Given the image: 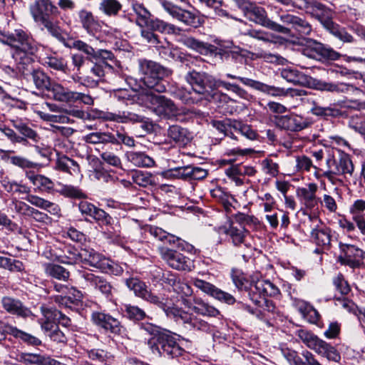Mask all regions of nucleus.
<instances>
[{"instance_id": "obj_1", "label": "nucleus", "mask_w": 365, "mask_h": 365, "mask_svg": "<svg viewBox=\"0 0 365 365\" xmlns=\"http://www.w3.org/2000/svg\"><path fill=\"white\" fill-rule=\"evenodd\" d=\"M139 69L144 75L143 83L148 88L145 98L149 109L162 119L176 120L180 113L175 103L165 96L154 93L165 92L166 81L163 78L171 75V70L146 59L139 60Z\"/></svg>"}, {"instance_id": "obj_2", "label": "nucleus", "mask_w": 365, "mask_h": 365, "mask_svg": "<svg viewBox=\"0 0 365 365\" xmlns=\"http://www.w3.org/2000/svg\"><path fill=\"white\" fill-rule=\"evenodd\" d=\"M0 41L15 51L13 57L23 73L34 61L33 56L38 51V43L27 31L19 28L11 31L0 30Z\"/></svg>"}, {"instance_id": "obj_3", "label": "nucleus", "mask_w": 365, "mask_h": 365, "mask_svg": "<svg viewBox=\"0 0 365 365\" xmlns=\"http://www.w3.org/2000/svg\"><path fill=\"white\" fill-rule=\"evenodd\" d=\"M29 9L35 23L43 25L48 33L60 42H66L67 33L59 26L58 21L52 19L59 14V10L51 0L34 1Z\"/></svg>"}, {"instance_id": "obj_4", "label": "nucleus", "mask_w": 365, "mask_h": 365, "mask_svg": "<svg viewBox=\"0 0 365 365\" xmlns=\"http://www.w3.org/2000/svg\"><path fill=\"white\" fill-rule=\"evenodd\" d=\"M142 328L154 335L148 345L153 354L168 359H178L184 355L185 351L177 342L176 338L170 332H158V327L152 324L142 325Z\"/></svg>"}, {"instance_id": "obj_5", "label": "nucleus", "mask_w": 365, "mask_h": 365, "mask_svg": "<svg viewBox=\"0 0 365 365\" xmlns=\"http://www.w3.org/2000/svg\"><path fill=\"white\" fill-rule=\"evenodd\" d=\"M281 76L289 83L299 84L302 80L306 79V83L309 87L322 91H328L331 93H346L349 90L350 86L344 83H330L321 80L309 78L299 72L297 70L291 68H284L281 71Z\"/></svg>"}, {"instance_id": "obj_6", "label": "nucleus", "mask_w": 365, "mask_h": 365, "mask_svg": "<svg viewBox=\"0 0 365 365\" xmlns=\"http://www.w3.org/2000/svg\"><path fill=\"white\" fill-rule=\"evenodd\" d=\"M185 81L192 86V90L206 99L225 101L227 96L221 92H213L215 78L205 73L192 71L185 76Z\"/></svg>"}, {"instance_id": "obj_7", "label": "nucleus", "mask_w": 365, "mask_h": 365, "mask_svg": "<svg viewBox=\"0 0 365 365\" xmlns=\"http://www.w3.org/2000/svg\"><path fill=\"white\" fill-rule=\"evenodd\" d=\"M326 167L324 177L332 183H334L335 176L343 175L345 178H350L354 171V166L350 155L344 153H341L336 159L329 156L326 159Z\"/></svg>"}, {"instance_id": "obj_8", "label": "nucleus", "mask_w": 365, "mask_h": 365, "mask_svg": "<svg viewBox=\"0 0 365 365\" xmlns=\"http://www.w3.org/2000/svg\"><path fill=\"white\" fill-rule=\"evenodd\" d=\"M296 335L308 348L313 349L318 354L334 361L340 360V355L336 349L313 333L307 330L299 329L296 331Z\"/></svg>"}, {"instance_id": "obj_9", "label": "nucleus", "mask_w": 365, "mask_h": 365, "mask_svg": "<svg viewBox=\"0 0 365 365\" xmlns=\"http://www.w3.org/2000/svg\"><path fill=\"white\" fill-rule=\"evenodd\" d=\"M244 16L250 21L263 27L269 29L275 32L288 35L289 29L268 18L267 12L265 9L257 6L255 3L250 2L243 11Z\"/></svg>"}, {"instance_id": "obj_10", "label": "nucleus", "mask_w": 365, "mask_h": 365, "mask_svg": "<svg viewBox=\"0 0 365 365\" xmlns=\"http://www.w3.org/2000/svg\"><path fill=\"white\" fill-rule=\"evenodd\" d=\"M226 76L230 79H237L245 86L251 87L257 91H260L262 92L269 94L272 96H290L292 97L294 96H302L307 95V91L303 89H293L288 88L285 89L284 88L275 87L272 86H268L262 82L248 78L245 77L237 76L232 75L231 73H227Z\"/></svg>"}, {"instance_id": "obj_11", "label": "nucleus", "mask_w": 365, "mask_h": 365, "mask_svg": "<svg viewBox=\"0 0 365 365\" xmlns=\"http://www.w3.org/2000/svg\"><path fill=\"white\" fill-rule=\"evenodd\" d=\"M125 282L128 288L133 292L135 297L159 308L165 307L166 302L165 295L156 294L153 292L143 281L136 277H130L126 279Z\"/></svg>"}, {"instance_id": "obj_12", "label": "nucleus", "mask_w": 365, "mask_h": 365, "mask_svg": "<svg viewBox=\"0 0 365 365\" xmlns=\"http://www.w3.org/2000/svg\"><path fill=\"white\" fill-rule=\"evenodd\" d=\"M158 251L162 259L171 268L178 271H190L193 261L180 252L165 247H159Z\"/></svg>"}, {"instance_id": "obj_13", "label": "nucleus", "mask_w": 365, "mask_h": 365, "mask_svg": "<svg viewBox=\"0 0 365 365\" xmlns=\"http://www.w3.org/2000/svg\"><path fill=\"white\" fill-rule=\"evenodd\" d=\"M341 254L338 257V262L341 265L348 266L351 269L361 267L364 262L365 252L354 245L341 243L339 244Z\"/></svg>"}, {"instance_id": "obj_14", "label": "nucleus", "mask_w": 365, "mask_h": 365, "mask_svg": "<svg viewBox=\"0 0 365 365\" xmlns=\"http://www.w3.org/2000/svg\"><path fill=\"white\" fill-rule=\"evenodd\" d=\"M303 53L312 58L335 61L341 55L332 48L326 46L316 40L309 38L303 49Z\"/></svg>"}, {"instance_id": "obj_15", "label": "nucleus", "mask_w": 365, "mask_h": 365, "mask_svg": "<svg viewBox=\"0 0 365 365\" xmlns=\"http://www.w3.org/2000/svg\"><path fill=\"white\" fill-rule=\"evenodd\" d=\"M78 276L84 288L93 287L107 297L112 295L113 287L103 277L97 275L89 270L80 271Z\"/></svg>"}, {"instance_id": "obj_16", "label": "nucleus", "mask_w": 365, "mask_h": 365, "mask_svg": "<svg viewBox=\"0 0 365 365\" xmlns=\"http://www.w3.org/2000/svg\"><path fill=\"white\" fill-rule=\"evenodd\" d=\"M312 123L310 119L294 113L274 117V124L277 128L292 132L306 129Z\"/></svg>"}, {"instance_id": "obj_17", "label": "nucleus", "mask_w": 365, "mask_h": 365, "mask_svg": "<svg viewBox=\"0 0 365 365\" xmlns=\"http://www.w3.org/2000/svg\"><path fill=\"white\" fill-rule=\"evenodd\" d=\"M149 232L150 235L158 241L168 243L169 245H175L178 249L190 254L196 253V249L192 245L178 237L168 233L160 227H151L149 230Z\"/></svg>"}, {"instance_id": "obj_18", "label": "nucleus", "mask_w": 365, "mask_h": 365, "mask_svg": "<svg viewBox=\"0 0 365 365\" xmlns=\"http://www.w3.org/2000/svg\"><path fill=\"white\" fill-rule=\"evenodd\" d=\"M310 219L313 222V227L310 232L312 242L315 243L317 246L329 248L331 240V230L324 225L317 217H310Z\"/></svg>"}, {"instance_id": "obj_19", "label": "nucleus", "mask_w": 365, "mask_h": 365, "mask_svg": "<svg viewBox=\"0 0 365 365\" xmlns=\"http://www.w3.org/2000/svg\"><path fill=\"white\" fill-rule=\"evenodd\" d=\"M281 354L290 365H321L312 353L304 350L301 355L288 347L280 349Z\"/></svg>"}, {"instance_id": "obj_20", "label": "nucleus", "mask_w": 365, "mask_h": 365, "mask_svg": "<svg viewBox=\"0 0 365 365\" xmlns=\"http://www.w3.org/2000/svg\"><path fill=\"white\" fill-rule=\"evenodd\" d=\"M281 21L285 25L289 26L291 30L293 29L300 36L309 35L311 34L312 29L311 25L304 19L297 16L289 14H284L280 16ZM287 28V26H286Z\"/></svg>"}, {"instance_id": "obj_21", "label": "nucleus", "mask_w": 365, "mask_h": 365, "mask_svg": "<svg viewBox=\"0 0 365 365\" xmlns=\"http://www.w3.org/2000/svg\"><path fill=\"white\" fill-rule=\"evenodd\" d=\"M318 185L312 182L309 183L307 187H299L297 190V195L307 208L314 209L320 201L316 195Z\"/></svg>"}, {"instance_id": "obj_22", "label": "nucleus", "mask_w": 365, "mask_h": 365, "mask_svg": "<svg viewBox=\"0 0 365 365\" xmlns=\"http://www.w3.org/2000/svg\"><path fill=\"white\" fill-rule=\"evenodd\" d=\"M92 320L96 325L101 327L106 330H109L113 334H120L123 329L118 319L104 313H93Z\"/></svg>"}, {"instance_id": "obj_23", "label": "nucleus", "mask_w": 365, "mask_h": 365, "mask_svg": "<svg viewBox=\"0 0 365 365\" xmlns=\"http://www.w3.org/2000/svg\"><path fill=\"white\" fill-rule=\"evenodd\" d=\"M309 9L313 15L319 20L324 29H326L329 24L333 22V11L322 3L317 1H312L310 3Z\"/></svg>"}, {"instance_id": "obj_24", "label": "nucleus", "mask_w": 365, "mask_h": 365, "mask_svg": "<svg viewBox=\"0 0 365 365\" xmlns=\"http://www.w3.org/2000/svg\"><path fill=\"white\" fill-rule=\"evenodd\" d=\"M1 305L8 313L17 315L21 317H28L31 315V312L19 299L4 297L1 299Z\"/></svg>"}, {"instance_id": "obj_25", "label": "nucleus", "mask_w": 365, "mask_h": 365, "mask_svg": "<svg viewBox=\"0 0 365 365\" xmlns=\"http://www.w3.org/2000/svg\"><path fill=\"white\" fill-rule=\"evenodd\" d=\"M113 69L112 66L107 62L96 63L85 72L83 81L91 85H96L105 76L106 70Z\"/></svg>"}, {"instance_id": "obj_26", "label": "nucleus", "mask_w": 365, "mask_h": 365, "mask_svg": "<svg viewBox=\"0 0 365 365\" xmlns=\"http://www.w3.org/2000/svg\"><path fill=\"white\" fill-rule=\"evenodd\" d=\"M78 16L82 27L88 34L95 35L101 31V24L91 11L83 9L78 11Z\"/></svg>"}, {"instance_id": "obj_27", "label": "nucleus", "mask_w": 365, "mask_h": 365, "mask_svg": "<svg viewBox=\"0 0 365 365\" xmlns=\"http://www.w3.org/2000/svg\"><path fill=\"white\" fill-rule=\"evenodd\" d=\"M249 293H251L252 295L255 294V297H274L279 293V290L270 281L264 279H258L257 282H255L254 285L251 286L250 292Z\"/></svg>"}, {"instance_id": "obj_28", "label": "nucleus", "mask_w": 365, "mask_h": 365, "mask_svg": "<svg viewBox=\"0 0 365 365\" xmlns=\"http://www.w3.org/2000/svg\"><path fill=\"white\" fill-rule=\"evenodd\" d=\"M169 304V299L166 297L165 306L160 309L165 312L168 317L173 318L179 324H183L188 329L193 316L178 307H170Z\"/></svg>"}, {"instance_id": "obj_29", "label": "nucleus", "mask_w": 365, "mask_h": 365, "mask_svg": "<svg viewBox=\"0 0 365 365\" xmlns=\"http://www.w3.org/2000/svg\"><path fill=\"white\" fill-rule=\"evenodd\" d=\"M81 262L100 269L105 267V264L108 262V259L93 249L85 248L80 251V262Z\"/></svg>"}, {"instance_id": "obj_30", "label": "nucleus", "mask_w": 365, "mask_h": 365, "mask_svg": "<svg viewBox=\"0 0 365 365\" xmlns=\"http://www.w3.org/2000/svg\"><path fill=\"white\" fill-rule=\"evenodd\" d=\"M26 176L41 191L56 192L57 187L50 178L43 175L35 174L34 172H26Z\"/></svg>"}, {"instance_id": "obj_31", "label": "nucleus", "mask_w": 365, "mask_h": 365, "mask_svg": "<svg viewBox=\"0 0 365 365\" xmlns=\"http://www.w3.org/2000/svg\"><path fill=\"white\" fill-rule=\"evenodd\" d=\"M55 169L71 175H76L80 173V166L78 163L64 155L58 156Z\"/></svg>"}, {"instance_id": "obj_32", "label": "nucleus", "mask_w": 365, "mask_h": 365, "mask_svg": "<svg viewBox=\"0 0 365 365\" xmlns=\"http://www.w3.org/2000/svg\"><path fill=\"white\" fill-rule=\"evenodd\" d=\"M145 27L153 31L168 34H176L180 31V29L177 28L175 25L167 23L158 18H150Z\"/></svg>"}, {"instance_id": "obj_33", "label": "nucleus", "mask_w": 365, "mask_h": 365, "mask_svg": "<svg viewBox=\"0 0 365 365\" xmlns=\"http://www.w3.org/2000/svg\"><path fill=\"white\" fill-rule=\"evenodd\" d=\"M225 234L230 237L234 245L239 246L241 244H245L247 246L245 243V238L250 235V232L245 227L240 226L238 227L234 224H231L225 230Z\"/></svg>"}, {"instance_id": "obj_34", "label": "nucleus", "mask_w": 365, "mask_h": 365, "mask_svg": "<svg viewBox=\"0 0 365 365\" xmlns=\"http://www.w3.org/2000/svg\"><path fill=\"white\" fill-rule=\"evenodd\" d=\"M53 94V98L59 102L72 103L73 102L74 91H69L58 83H52L49 91Z\"/></svg>"}, {"instance_id": "obj_35", "label": "nucleus", "mask_w": 365, "mask_h": 365, "mask_svg": "<svg viewBox=\"0 0 365 365\" xmlns=\"http://www.w3.org/2000/svg\"><path fill=\"white\" fill-rule=\"evenodd\" d=\"M297 307L302 317L311 324H317L320 319V314L312 305L299 301L297 303Z\"/></svg>"}, {"instance_id": "obj_36", "label": "nucleus", "mask_w": 365, "mask_h": 365, "mask_svg": "<svg viewBox=\"0 0 365 365\" xmlns=\"http://www.w3.org/2000/svg\"><path fill=\"white\" fill-rule=\"evenodd\" d=\"M41 60L43 65L56 71L66 72V61L56 53H46L41 57Z\"/></svg>"}, {"instance_id": "obj_37", "label": "nucleus", "mask_w": 365, "mask_h": 365, "mask_svg": "<svg viewBox=\"0 0 365 365\" xmlns=\"http://www.w3.org/2000/svg\"><path fill=\"white\" fill-rule=\"evenodd\" d=\"M123 5L118 0H101L98 4L101 13L108 17H116L122 10Z\"/></svg>"}, {"instance_id": "obj_38", "label": "nucleus", "mask_w": 365, "mask_h": 365, "mask_svg": "<svg viewBox=\"0 0 365 365\" xmlns=\"http://www.w3.org/2000/svg\"><path fill=\"white\" fill-rule=\"evenodd\" d=\"M82 297L81 292L72 287L65 296L53 297V299L61 306L71 307L72 304H77Z\"/></svg>"}, {"instance_id": "obj_39", "label": "nucleus", "mask_w": 365, "mask_h": 365, "mask_svg": "<svg viewBox=\"0 0 365 365\" xmlns=\"http://www.w3.org/2000/svg\"><path fill=\"white\" fill-rule=\"evenodd\" d=\"M168 136L179 144H187L191 137L189 131L180 125H173L169 127L168 130Z\"/></svg>"}, {"instance_id": "obj_40", "label": "nucleus", "mask_w": 365, "mask_h": 365, "mask_svg": "<svg viewBox=\"0 0 365 365\" xmlns=\"http://www.w3.org/2000/svg\"><path fill=\"white\" fill-rule=\"evenodd\" d=\"M86 143L90 144H108L115 143V134L110 132H93L83 137Z\"/></svg>"}, {"instance_id": "obj_41", "label": "nucleus", "mask_w": 365, "mask_h": 365, "mask_svg": "<svg viewBox=\"0 0 365 365\" xmlns=\"http://www.w3.org/2000/svg\"><path fill=\"white\" fill-rule=\"evenodd\" d=\"M132 9L136 15L135 24L141 29L145 28L148 22L151 18V13L144 6L143 4L138 2L132 3Z\"/></svg>"}, {"instance_id": "obj_42", "label": "nucleus", "mask_w": 365, "mask_h": 365, "mask_svg": "<svg viewBox=\"0 0 365 365\" xmlns=\"http://www.w3.org/2000/svg\"><path fill=\"white\" fill-rule=\"evenodd\" d=\"M126 157L128 161L138 167H152L155 161L152 158L143 152H127Z\"/></svg>"}, {"instance_id": "obj_43", "label": "nucleus", "mask_w": 365, "mask_h": 365, "mask_svg": "<svg viewBox=\"0 0 365 365\" xmlns=\"http://www.w3.org/2000/svg\"><path fill=\"white\" fill-rule=\"evenodd\" d=\"M58 260L66 264H75L80 262V251L76 247L66 245L62 254L58 256Z\"/></svg>"}, {"instance_id": "obj_44", "label": "nucleus", "mask_w": 365, "mask_h": 365, "mask_svg": "<svg viewBox=\"0 0 365 365\" xmlns=\"http://www.w3.org/2000/svg\"><path fill=\"white\" fill-rule=\"evenodd\" d=\"M107 120L116 121L118 123L143 122L145 118L132 112H123L122 115L108 113L103 117Z\"/></svg>"}, {"instance_id": "obj_45", "label": "nucleus", "mask_w": 365, "mask_h": 365, "mask_svg": "<svg viewBox=\"0 0 365 365\" xmlns=\"http://www.w3.org/2000/svg\"><path fill=\"white\" fill-rule=\"evenodd\" d=\"M44 269L48 276L58 280L67 281L70 277L69 272L59 264L47 263L45 264Z\"/></svg>"}, {"instance_id": "obj_46", "label": "nucleus", "mask_w": 365, "mask_h": 365, "mask_svg": "<svg viewBox=\"0 0 365 365\" xmlns=\"http://www.w3.org/2000/svg\"><path fill=\"white\" fill-rule=\"evenodd\" d=\"M33 82L37 89L49 91L52 84L51 78L41 70H33L31 73Z\"/></svg>"}, {"instance_id": "obj_47", "label": "nucleus", "mask_w": 365, "mask_h": 365, "mask_svg": "<svg viewBox=\"0 0 365 365\" xmlns=\"http://www.w3.org/2000/svg\"><path fill=\"white\" fill-rule=\"evenodd\" d=\"M50 356L33 353H21L18 355V360L26 365H47Z\"/></svg>"}, {"instance_id": "obj_48", "label": "nucleus", "mask_w": 365, "mask_h": 365, "mask_svg": "<svg viewBox=\"0 0 365 365\" xmlns=\"http://www.w3.org/2000/svg\"><path fill=\"white\" fill-rule=\"evenodd\" d=\"M14 128L23 135L26 139H30L35 143H37L40 137L37 132L33 130L29 125L21 120H12Z\"/></svg>"}, {"instance_id": "obj_49", "label": "nucleus", "mask_w": 365, "mask_h": 365, "mask_svg": "<svg viewBox=\"0 0 365 365\" xmlns=\"http://www.w3.org/2000/svg\"><path fill=\"white\" fill-rule=\"evenodd\" d=\"M325 29L344 43H351L354 41V37L347 32L346 29L334 21L329 24Z\"/></svg>"}, {"instance_id": "obj_50", "label": "nucleus", "mask_w": 365, "mask_h": 365, "mask_svg": "<svg viewBox=\"0 0 365 365\" xmlns=\"http://www.w3.org/2000/svg\"><path fill=\"white\" fill-rule=\"evenodd\" d=\"M349 212L352 215V220L356 226L361 222L359 220L364 217L365 200L357 199L349 207Z\"/></svg>"}, {"instance_id": "obj_51", "label": "nucleus", "mask_w": 365, "mask_h": 365, "mask_svg": "<svg viewBox=\"0 0 365 365\" xmlns=\"http://www.w3.org/2000/svg\"><path fill=\"white\" fill-rule=\"evenodd\" d=\"M56 192L66 197L82 198L85 197L81 189L71 185H63L60 182L57 184Z\"/></svg>"}, {"instance_id": "obj_52", "label": "nucleus", "mask_w": 365, "mask_h": 365, "mask_svg": "<svg viewBox=\"0 0 365 365\" xmlns=\"http://www.w3.org/2000/svg\"><path fill=\"white\" fill-rule=\"evenodd\" d=\"M249 297L255 304L262 308L264 311L274 314L278 312L273 301L267 299L266 297H262L261 296L255 297V294L252 295L249 293Z\"/></svg>"}, {"instance_id": "obj_53", "label": "nucleus", "mask_w": 365, "mask_h": 365, "mask_svg": "<svg viewBox=\"0 0 365 365\" xmlns=\"http://www.w3.org/2000/svg\"><path fill=\"white\" fill-rule=\"evenodd\" d=\"M124 313L127 318L133 321H141L148 317L145 312L135 305H124Z\"/></svg>"}, {"instance_id": "obj_54", "label": "nucleus", "mask_w": 365, "mask_h": 365, "mask_svg": "<svg viewBox=\"0 0 365 365\" xmlns=\"http://www.w3.org/2000/svg\"><path fill=\"white\" fill-rule=\"evenodd\" d=\"M235 120L227 119L225 120H214L212 124L220 133L224 135L230 136L232 138L236 139L237 137L234 135L232 130V123Z\"/></svg>"}, {"instance_id": "obj_55", "label": "nucleus", "mask_w": 365, "mask_h": 365, "mask_svg": "<svg viewBox=\"0 0 365 365\" xmlns=\"http://www.w3.org/2000/svg\"><path fill=\"white\" fill-rule=\"evenodd\" d=\"M219 87H222L227 91H232L242 98H245L247 95V92L238 85L215 79V86H213V92H219L217 91Z\"/></svg>"}, {"instance_id": "obj_56", "label": "nucleus", "mask_w": 365, "mask_h": 365, "mask_svg": "<svg viewBox=\"0 0 365 365\" xmlns=\"http://www.w3.org/2000/svg\"><path fill=\"white\" fill-rule=\"evenodd\" d=\"M177 19L185 25L197 27L200 24V19L195 14L188 10H180Z\"/></svg>"}, {"instance_id": "obj_57", "label": "nucleus", "mask_w": 365, "mask_h": 365, "mask_svg": "<svg viewBox=\"0 0 365 365\" xmlns=\"http://www.w3.org/2000/svg\"><path fill=\"white\" fill-rule=\"evenodd\" d=\"M233 130L240 133L249 140H255L257 138V134L249 125L243 124L240 121L234 120L232 123Z\"/></svg>"}, {"instance_id": "obj_58", "label": "nucleus", "mask_w": 365, "mask_h": 365, "mask_svg": "<svg viewBox=\"0 0 365 365\" xmlns=\"http://www.w3.org/2000/svg\"><path fill=\"white\" fill-rule=\"evenodd\" d=\"M11 331V335L14 336L16 338L21 339L23 341L29 345L38 346L41 343V340L38 339L37 337L30 334L26 333L21 330H19L16 327H12V329Z\"/></svg>"}, {"instance_id": "obj_59", "label": "nucleus", "mask_w": 365, "mask_h": 365, "mask_svg": "<svg viewBox=\"0 0 365 365\" xmlns=\"http://www.w3.org/2000/svg\"><path fill=\"white\" fill-rule=\"evenodd\" d=\"M37 115L44 121L58 123H69L70 118L61 114H50L42 110H37Z\"/></svg>"}, {"instance_id": "obj_60", "label": "nucleus", "mask_w": 365, "mask_h": 365, "mask_svg": "<svg viewBox=\"0 0 365 365\" xmlns=\"http://www.w3.org/2000/svg\"><path fill=\"white\" fill-rule=\"evenodd\" d=\"M333 284L336 289L341 294L346 295L351 291L348 282L345 279L341 273H338L332 279Z\"/></svg>"}, {"instance_id": "obj_61", "label": "nucleus", "mask_w": 365, "mask_h": 365, "mask_svg": "<svg viewBox=\"0 0 365 365\" xmlns=\"http://www.w3.org/2000/svg\"><path fill=\"white\" fill-rule=\"evenodd\" d=\"M0 267L11 272H20L24 269V265L21 261L2 256H0Z\"/></svg>"}, {"instance_id": "obj_62", "label": "nucleus", "mask_w": 365, "mask_h": 365, "mask_svg": "<svg viewBox=\"0 0 365 365\" xmlns=\"http://www.w3.org/2000/svg\"><path fill=\"white\" fill-rule=\"evenodd\" d=\"M185 46L192 49L196 50L200 53L207 51L209 45L202 41H198L193 37H185L182 39Z\"/></svg>"}, {"instance_id": "obj_63", "label": "nucleus", "mask_w": 365, "mask_h": 365, "mask_svg": "<svg viewBox=\"0 0 365 365\" xmlns=\"http://www.w3.org/2000/svg\"><path fill=\"white\" fill-rule=\"evenodd\" d=\"M88 357L92 360L100 363H105L109 359V354L103 349H92L86 351Z\"/></svg>"}, {"instance_id": "obj_64", "label": "nucleus", "mask_w": 365, "mask_h": 365, "mask_svg": "<svg viewBox=\"0 0 365 365\" xmlns=\"http://www.w3.org/2000/svg\"><path fill=\"white\" fill-rule=\"evenodd\" d=\"M9 160L12 165L19 167L22 169L35 168L37 165L36 163H34L25 157L20 155L11 156L9 158Z\"/></svg>"}]
</instances>
